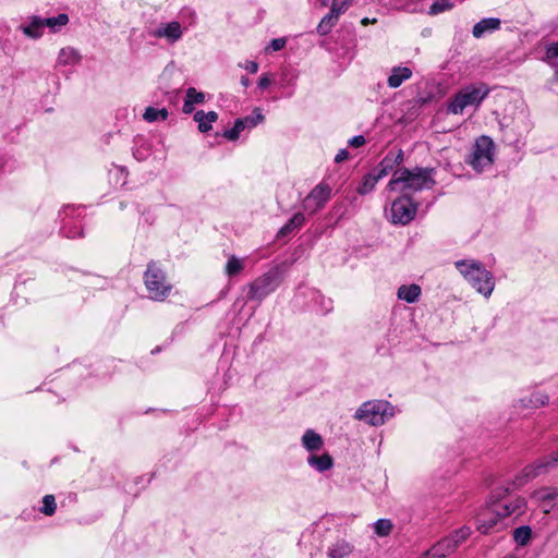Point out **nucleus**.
Masks as SVG:
<instances>
[{"label":"nucleus","mask_w":558,"mask_h":558,"mask_svg":"<svg viewBox=\"0 0 558 558\" xmlns=\"http://www.w3.org/2000/svg\"><path fill=\"white\" fill-rule=\"evenodd\" d=\"M435 185L434 169L415 167L410 170L408 168H399L392 173V178L388 183L390 191L409 193L432 189Z\"/></svg>","instance_id":"f257e3e1"},{"label":"nucleus","mask_w":558,"mask_h":558,"mask_svg":"<svg viewBox=\"0 0 558 558\" xmlns=\"http://www.w3.org/2000/svg\"><path fill=\"white\" fill-rule=\"evenodd\" d=\"M489 93L490 88L485 83L465 85L449 99L446 112L457 116L468 108L477 109Z\"/></svg>","instance_id":"f03ea898"},{"label":"nucleus","mask_w":558,"mask_h":558,"mask_svg":"<svg viewBox=\"0 0 558 558\" xmlns=\"http://www.w3.org/2000/svg\"><path fill=\"white\" fill-rule=\"evenodd\" d=\"M456 267L463 278L481 294L488 298L495 288L493 275L474 259L456 262Z\"/></svg>","instance_id":"7ed1b4c3"},{"label":"nucleus","mask_w":558,"mask_h":558,"mask_svg":"<svg viewBox=\"0 0 558 558\" xmlns=\"http://www.w3.org/2000/svg\"><path fill=\"white\" fill-rule=\"evenodd\" d=\"M144 284L154 301L162 302L170 294L172 284L168 281L166 274L159 265L151 260L144 272Z\"/></svg>","instance_id":"20e7f679"},{"label":"nucleus","mask_w":558,"mask_h":558,"mask_svg":"<svg viewBox=\"0 0 558 558\" xmlns=\"http://www.w3.org/2000/svg\"><path fill=\"white\" fill-rule=\"evenodd\" d=\"M395 414L393 407L383 400H374L364 402L356 411L355 418L363 421L369 425H383Z\"/></svg>","instance_id":"39448f33"},{"label":"nucleus","mask_w":558,"mask_h":558,"mask_svg":"<svg viewBox=\"0 0 558 558\" xmlns=\"http://www.w3.org/2000/svg\"><path fill=\"white\" fill-rule=\"evenodd\" d=\"M495 145L490 137L481 136L476 140L469 163L476 171H483L494 162Z\"/></svg>","instance_id":"423d86ee"},{"label":"nucleus","mask_w":558,"mask_h":558,"mask_svg":"<svg viewBox=\"0 0 558 558\" xmlns=\"http://www.w3.org/2000/svg\"><path fill=\"white\" fill-rule=\"evenodd\" d=\"M417 206L408 196L397 198L390 208L391 222L397 225H408L416 215Z\"/></svg>","instance_id":"0eeeda50"},{"label":"nucleus","mask_w":558,"mask_h":558,"mask_svg":"<svg viewBox=\"0 0 558 558\" xmlns=\"http://www.w3.org/2000/svg\"><path fill=\"white\" fill-rule=\"evenodd\" d=\"M322 543L327 558H348L353 551V546L344 538L335 535L332 531L326 532Z\"/></svg>","instance_id":"6e6552de"},{"label":"nucleus","mask_w":558,"mask_h":558,"mask_svg":"<svg viewBox=\"0 0 558 558\" xmlns=\"http://www.w3.org/2000/svg\"><path fill=\"white\" fill-rule=\"evenodd\" d=\"M331 197V187L327 183H319L316 185L310 194L303 201L304 210L310 214H315L324 206Z\"/></svg>","instance_id":"1a4fd4ad"},{"label":"nucleus","mask_w":558,"mask_h":558,"mask_svg":"<svg viewBox=\"0 0 558 558\" xmlns=\"http://www.w3.org/2000/svg\"><path fill=\"white\" fill-rule=\"evenodd\" d=\"M278 287L277 275L266 272L250 284L248 299L263 300Z\"/></svg>","instance_id":"9d476101"},{"label":"nucleus","mask_w":558,"mask_h":558,"mask_svg":"<svg viewBox=\"0 0 558 558\" xmlns=\"http://www.w3.org/2000/svg\"><path fill=\"white\" fill-rule=\"evenodd\" d=\"M496 514L502 518L520 517L525 512L526 502L521 497L510 498L494 504Z\"/></svg>","instance_id":"9b49d317"},{"label":"nucleus","mask_w":558,"mask_h":558,"mask_svg":"<svg viewBox=\"0 0 558 558\" xmlns=\"http://www.w3.org/2000/svg\"><path fill=\"white\" fill-rule=\"evenodd\" d=\"M348 10L347 2H333L330 12L326 14L317 26L320 35H327L336 25L339 16Z\"/></svg>","instance_id":"f8f14e48"},{"label":"nucleus","mask_w":558,"mask_h":558,"mask_svg":"<svg viewBox=\"0 0 558 558\" xmlns=\"http://www.w3.org/2000/svg\"><path fill=\"white\" fill-rule=\"evenodd\" d=\"M556 465H558V451L524 468L522 476L526 480H531L546 473L550 468Z\"/></svg>","instance_id":"ddd939ff"},{"label":"nucleus","mask_w":558,"mask_h":558,"mask_svg":"<svg viewBox=\"0 0 558 558\" xmlns=\"http://www.w3.org/2000/svg\"><path fill=\"white\" fill-rule=\"evenodd\" d=\"M501 519L499 515L496 514L494 505L486 507L482 509L475 518L476 521V527L477 530L486 534L489 532L490 529H493L497 522Z\"/></svg>","instance_id":"4468645a"},{"label":"nucleus","mask_w":558,"mask_h":558,"mask_svg":"<svg viewBox=\"0 0 558 558\" xmlns=\"http://www.w3.org/2000/svg\"><path fill=\"white\" fill-rule=\"evenodd\" d=\"M154 36L166 38L168 43L173 44L182 37V28L179 22H170L161 24L155 32Z\"/></svg>","instance_id":"2eb2a0df"},{"label":"nucleus","mask_w":558,"mask_h":558,"mask_svg":"<svg viewBox=\"0 0 558 558\" xmlns=\"http://www.w3.org/2000/svg\"><path fill=\"white\" fill-rule=\"evenodd\" d=\"M500 27V20L496 17H487L477 22L473 26L472 34L475 38H481L487 33L497 31Z\"/></svg>","instance_id":"dca6fc26"},{"label":"nucleus","mask_w":558,"mask_h":558,"mask_svg":"<svg viewBox=\"0 0 558 558\" xmlns=\"http://www.w3.org/2000/svg\"><path fill=\"white\" fill-rule=\"evenodd\" d=\"M412 76V70L408 66H395L388 76L387 84L390 88H397Z\"/></svg>","instance_id":"f3484780"},{"label":"nucleus","mask_w":558,"mask_h":558,"mask_svg":"<svg viewBox=\"0 0 558 558\" xmlns=\"http://www.w3.org/2000/svg\"><path fill=\"white\" fill-rule=\"evenodd\" d=\"M45 28L43 17L37 15L29 17V22L22 25L23 33L34 39L41 37Z\"/></svg>","instance_id":"a211bd4d"},{"label":"nucleus","mask_w":558,"mask_h":558,"mask_svg":"<svg viewBox=\"0 0 558 558\" xmlns=\"http://www.w3.org/2000/svg\"><path fill=\"white\" fill-rule=\"evenodd\" d=\"M205 101V95L202 92H197L194 87L186 89V95L183 104V112L192 113L195 105L203 104Z\"/></svg>","instance_id":"6ab92c4d"},{"label":"nucleus","mask_w":558,"mask_h":558,"mask_svg":"<svg viewBox=\"0 0 558 558\" xmlns=\"http://www.w3.org/2000/svg\"><path fill=\"white\" fill-rule=\"evenodd\" d=\"M421 292V287L418 284H403L399 287L397 295L400 300L405 301L407 303H415L418 301Z\"/></svg>","instance_id":"aec40b11"},{"label":"nucleus","mask_w":558,"mask_h":558,"mask_svg":"<svg viewBox=\"0 0 558 558\" xmlns=\"http://www.w3.org/2000/svg\"><path fill=\"white\" fill-rule=\"evenodd\" d=\"M307 463L310 466L315 469L318 472H325L332 468L333 460L328 453H323L320 456L311 454L307 458Z\"/></svg>","instance_id":"412c9836"},{"label":"nucleus","mask_w":558,"mask_h":558,"mask_svg":"<svg viewBox=\"0 0 558 558\" xmlns=\"http://www.w3.org/2000/svg\"><path fill=\"white\" fill-rule=\"evenodd\" d=\"M218 114L215 111L204 112L203 110L194 113V120L198 123V130L202 133L211 130V124L217 121Z\"/></svg>","instance_id":"4be33fe9"},{"label":"nucleus","mask_w":558,"mask_h":558,"mask_svg":"<svg viewBox=\"0 0 558 558\" xmlns=\"http://www.w3.org/2000/svg\"><path fill=\"white\" fill-rule=\"evenodd\" d=\"M450 542L451 541L446 539V537L440 539L430 549H428L429 555L434 558H446L451 555L456 549L454 544Z\"/></svg>","instance_id":"5701e85b"},{"label":"nucleus","mask_w":558,"mask_h":558,"mask_svg":"<svg viewBox=\"0 0 558 558\" xmlns=\"http://www.w3.org/2000/svg\"><path fill=\"white\" fill-rule=\"evenodd\" d=\"M323 444L322 436L313 429H307L302 437V445L308 451L319 450Z\"/></svg>","instance_id":"b1692460"},{"label":"nucleus","mask_w":558,"mask_h":558,"mask_svg":"<svg viewBox=\"0 0 558 558\" xmlns=\"http://www.w3.org/2000/svg\"><path fill=\"white\" fill-rule=\"evenodd\" d=\"M558 497V490L556 488H542L534 493V498L542 502V508L545 513L550 511L548 501L554 500Z\"/></svg>","instance_id":"393cba45"},{"label":"nucleus","mask_w":558,"mask_h":558,"mask_svg":"<svg viewBox=\"0 0 558 558\" xmlns=\"http://www.w3.org/2000/svg\"><path fill=\"white\" fill-rule=\"evenodd\" d=\"M43 22L50 33H57L69 23V16L65 13H60L57 16L43 17Z\"/></svg>","instance_id":"a878e982"},{"label":"nucleus","mask_w":558,"mask_h":558,"mask_svg":"<svg viewBox=\"0 0 558 558\" xmlns=\"http://www.w3.org/2000/svg\"><path fill=\"white\" fill-rule=\"evenodd\" d=\"M80 60H81L80 52L72 47L62 48L59 52L58 61L60 64L74 65V64H77L80 62Z\"/></svg>","instance_id":"bb28decb"},{"label":"nucleus","mask_w":558,"mask_h":558,"mask_svg":"<svg viewBox=\"0 0 558 558\" xmlns=\"http://www.w3.org/2000/svg\"><path fill=\"white\" fill-rule=\"evenodd\" d=\"M305 217L302 213H296L293 217L279 230V235L284 236L291 233L293 230L299 229L303 226Z\"/></svg>","instance_id":"cd10ccee"},{"label":"nucleus","mask_w":558,"mask_h":558,"mask_svg":"<svg viewBox=\"0 0 558 558\" xmlns=\"http://www.w3.org/2000/svg\"><path fill=\"white\" fill-rule=\"evenodd\" d=\"M374 533L379 537L388 536L392 529L393 524L389 519H379L373 524Z\"/></svg>","instance_id":"c85d7f7f"},{"label":"nucleus","mask_w":558,"mask_h":558,"mask_svg":"<svg viewBox=\"0 0 558 558\" xmlns=\"http://www.w3.org/2000/svg\"><path fill=\"white\" fill-rule=\"evenodd\" d=\"M532 536V530L527 525H522L513 531V539L518 545H526Z\"/></svg>","instance_id":"c756f323"},{"label":"nucleus","mask_w":558,"mask_h":558,"mask_svg":"<svg viewBox=\"0 0 558 558\" xmlns=\"http://www.w3.org/2000/svg\"><path fill=\"white\" fill-rule=\"evenodd\" d=\"M470 535L471 529L469 526H463L459 530H456L451 535L447 536L446 539L451 541L450 543H453L454 549H457L458 546L466 541Z\"/></svg>","instance_id":"7c9ffc66"},{"label":"nucleus","mask_w":558,"mask_h":558,"mask_svg":"<svg viewBox=\"0 0 558 558\" xmlns=\"http://www.w3.org/2000/svg\"><path fill=\"white\" fill-rule=\"evenodd\" d=\"M244 268V262L243 259L232 255L228 262H227V265H226V274L229 276V277H233L238 274H240Z\"/></svg>","instance_id":"2f4dec72"},{"label":"nucleus","mask_w":558,"mask_h":558,"mask_svg":"<svg viewBox=\"0 0 558 558\" xmlns=\"http://www.w3.org/2000/svg\"><path fill=\"white\" fill-rule=\"evenodd\" d=\"M144 119L147 121V122H155L157 120H162L165 121L167 118H168V111L167 109L162 108V109H156V108H153V107H148L145 112H144Z\"/></svg>","instance_id":"473e14b6"},{"label":"nucleus","mask_w":558,"mask_h":558,"mask_svg":"<svg viewBox=\"0 0 558 558\" xmlns=\"http://www.w3.org/2000/svg\"><path fill=\"white\" fill-rule=\"evenodd\" d=\"M393 160L389 157H385L378 168L372 172V174L376 178L377 181L388 175V173L392 170Z\"/></svg>","instance_id":"72a5a7b5"},{"label":"nucleus","mask_w":558,"mask_h":558,"mask_svg":"<svg viewBox=\"0 0 558 558\" xmlns=\"http://www.w3.org/2000/svg\"><path fill=\"white\" fill-rule=\"evenodd\" d=\"M377 182L378 181L372 173L366 174L357 187V193L361 195L368 194L369 192H372L374 190Z\"/></svg>","instance_id":"f704fd0d"},{"label":"nucleus","mask_w":558,"mask_h":558,"mask_svg":"<svg viewBox=\"0 0 558 558\" xmlns=\"http://www.w3.org/2000/svg\"><path fill=\"white\" fill-rule=\"evenodd\" d=\"M239 120L242 121V124L245 129H252L264 121V116L262 114L260 110L256 108L253 112V116L241 118Z\"/></svg>","instance_id":"c9c22d12"},{"label":"nucleus","mask_w":558,"mask_h":558,"mask_svg":"<svg viewBox=\"0 0 558 558\" xmlns=\"http://www.w3.org/2000/svg\"><path fill=\"white\" fill-rule=\"evenodd\" d=\"M56 499L53 495H46L43 498V507L40 511L46 515H52L56 512Z\"/></svg>","instance_id":"e433bc0d"},{"label":"nucleus","mask_w":558,"mask_h":558,"mask_svg":"<svg viewBox=\"0 0 558 558\" xmlns=\"http://www.w3.org/2000/svg\"><path fill=\"white\" fill-rule=\"evenodd\" d=\"M245 130V128L243 126L242 124V121H240L239 119L235 120L234 122V125L233 128H231L230 130H226L223 132V136L229 140V141H235L238 140L240 133Z\"/></svg>","instance_id":"4c0bfd02"},{"label":"nucleus","mask_w":558,"mask_h":558,"mask_svg":"<svg viewBox=\"0 0 558 558\" xmlns=\"http://www.w3.org/2000/svg\"><path fill=\"white\" fill-rule=\"evenodd\" d=\"M452 8L453 2H433V4L429 7L428 14L436 15L445 11L451 10Z\"/></svg>","instance_id":"58836bf2"},{"label":"nucleus","mask_w":558,"mask_h":558,"mask_svg":"<svg viewBox=\"0 0 558 558\" xmlns=\"http://www.w3.org/2000/svg\"><path fill=\"white\" fill-rule=\"evenodd\" d=\"M546 59L553 64H558V43L553 44L547 48Z\"/></svg>","instance_id":"ea45409f"},{"label":"nucleus","mask_w":558,"mask_h":558,"mask_svg":"<svg viewBox=\"0 0 558 558\" xmlns=\"http://www.w3.org/2000/svg\"><path fill=\"white\" fill-rule=\"evenodd\" d=\"M286 43L287 41L284 38H275L269 43L266 50L267 51H279L286 46Z\"/></svg>","instance_id":"a19ab883"},{"label":"nucleus","mask_w":558,"mask_h":558,"mask_svg":"<svg viewBox=\"0 0 558 558\" xmlns=\"http://www.w3.org/2000/svg\"><path fill=\"white\" fill-rule=\"evenodd\" d=\"M239 66L254 74L258 71V63L255 61H245L244 63H240Z\"/></svg>","instance_id":"79ce46f5"},{"label":"nucleus","mask_w":558,"mask_h":558,"mask_svg":"<svg viewBox=\"0 0 558 558\" xmlns=\"http://www.w3.org/2000/svg\"><path fill=\"white\" fill-rule=\"evenodd\" d=\"M349 144L353 147H361L365 144V138L363 135H356L349 141Z\"/></svg>","instance_id":"37998d69"},{"label":"nucleus","mask_w":558,"mask_h":558,"mask_svg":"<svg viewBox=\"0 0 558 558\" xmlns=\"http://www.w3.org/2000/svg\"><path fill=\"white\" fill-rule=\"evenodd\" d=\"M270 83H271L270 77L267 74H264L258 80V87L260 89H265L270 85Z\"/></svg>","instance_id":"c03bdc74"},{"label":"nucleus","mask_w":558,"mask_h":558,"mask_svg":"<svg viewBox=\"0 0 558 558\" xmlns=\"http://www.w3.org/2000/svg\"><path fill=\"white\" fill-rule=\"evenodd\" d=\"M348 156H349L348 150H345V149H341V150H339V151H338V154L335 156V161H336V162H338V163H339V162H342L343 160H345V159L348 158Z\"/></svg>","instance_id":"a18cd8bd"},{"label":"nucleus","mask_w":558,"mask_h":558,"mask_svg":"<svg viewBox=\"0 0 558 558\" xmlns=\"http://www.w3.org/2000/svg\"><path fill=\"white\" fill-rule=\"evenodd\" d=\"M63 232H64L65 236H68V238H75L77 235H81V233H82L81 230H78V229H76L75 231H72L71 229L70 230L64 229Z\"/></svg>","instance_id":"49530a36"},{"label":"nucleus","mask_w":558,"mask_h":558,"mask_svg":"<svg viewBox=\"0 0 558 558\" xmlns=\"http://www.w3.org/2000/svg\"><path fill=\"white\" fill-rule=\"evenodd\" d=\"M250 84H251V82H250V80H248L246 76H242V77H241V85H242L243 87H245V88H246V87H248V86H250Z\"/></svg>","instance_id":"de8ad7c7"},{"label":"nucleus","mask_w":558,"mask_h":558,"mask_svg":"<svg viewBox=\"0 0 558 558\" xmlns=\"http://www.w3.org/2000/svg\"><path fill=\"white\" fill-rule=\"evenodd\" d=\"M418 558H434L432 557V555H429V551L427 550L426 553H424L422 556H420Z\"/></svg>","instance_id":"09e8293b"},{"label":"nucleus","mask_w":558,"mask_h":558,"mask_svg":"<svg viewBox=\"0 0 558 558\" xmlns=\"http://www.w3.org/2000/svg\"><path fill=\"white\" fill-rule=\"evenodd\" d=\"M401 160H402V153L400 151V153L398 154V156L396 157L395 161H396V162H399V161H401Z\"/></svg>","instance_id":"8fccbe9b"},{"label":"nucleus","mask_w":558,"mask_h":558,"mask_svg":"<svg viewBox=\"0 0 558 558\" xmlns=\"http://www.w3.org/2000/svg\"><path fill=\"white\" fill-rule=\"evenodd\" d=\"M313 534H314V535L316 534V535L320 536L322 531H320L319 526H317V527L315 529V531H314V533H313Z\"/></svg>","instance_id":"3c124183"},{"label":"nucleus","mask_w":558,"mask_h":558,"mask_svg":"<svg viewBox=\"0 0 558 558\" xmlns=\"http://www.w3.org/2000/svg\"><path fill=\"white\" fill-rule=\"evenodd\" d=\"M369 22H371V21H369L367 17H365V19H363V20H362V24H364V25H367Z\"/></svg>","instance_id":"603ef678"},{"label":"nucleus","mask_w":558,"mask_h":558,"mask_svg":"<svg viewBox=\"0 0 558 558\" xmlns=\"http://www.w3.org/2000/svg\"><path fill=\"white\" fill-rule=\"evenodd\" d=\"M539 402H541V404H545L546 403V401L544 399H541Z\"/></svg>","instance_id":"864d4df0"}]
</instances>
